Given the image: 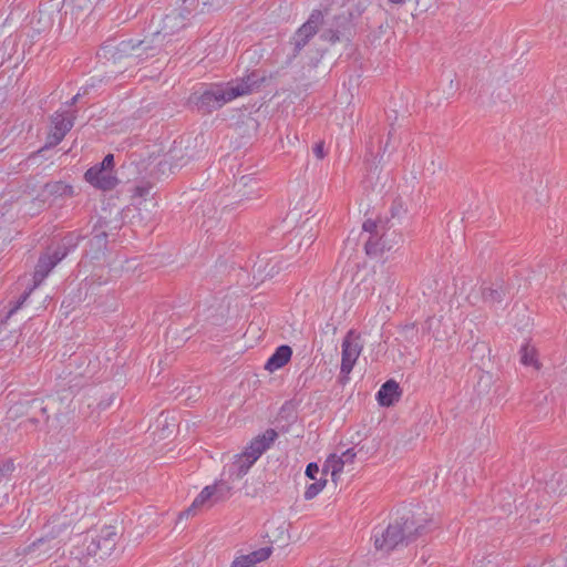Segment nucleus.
Wrapping results in <instances>:
<instances>
[{
	"label": "nucleus",
	"mask_w": 567,
	"mask_h": 567,
	"mask_svg": "<svg viewBox=\"0 0 567 567\" xmlns=\"http://www.w3.org/2000/svg\"><path fill=\"white\" fill-rule=\"evenodd\" d=\"M212 487L214 488V496L216 501H219L225 499L231 494L234 489V483L227 477L223 476V478L216 484L212 485Z\"/></svg>",
	"instance_id": "23"
},
{
	"label": "nucleus",
	"mask_w": 567,
	"mask_h": 567,
	"mask_svg": "<svg viewBox=\"0 0 567 567\" xmlns=\"http://www.w3.org/2000/svg\"><path fill=\"white\" fill-rule=\"evenodd\" d=\"M375 281L380 285L386 286V288L390 290L395 284V278L388 270H381L379 278Z\"/></svg>",
	"instance_id": "31"
},
{
	"label": "nucleus",
	"mask_w": 567,
	"mask_h": 567,
	"mask_svg": "<svg viewBox=\"0 0 567 567\" xmlns=\"http://www.w3.org/2000/svg\"><path fill=\"white\" fill-rule=\"evenodd\" d=\"M393 133H394V127H393V125H391V130L389 131V140L392 137Z\"/></svg>",
	"instance_id": "50"
},
{
	"label": "nucleus",
	"mask_w": 567,
	"mask_h": 567,
	"mask_svg": "<svg viewBox=\"0 0 567 567\" xmlns=\"http://www.w3.org/2000/svg\"><path fill=\"white\" fill-rule=\"evenodd\" d=\"M385 227V224H383L381 220L373 221V220H367L363 224V229L365 231H369L371 235L370 237H378L379 233Z\"/></svg>",
	"instance_id": "29"
},
{
	"label": "nucleus",
	"mask_w": 567,
	"mask_h": 567,
	"mask_svg": "<svg viewBox=\"0 0 567 567\" xmlns=\"http://www.w3.org/2000/svg\"><path fill=\"white\" fill-rule=\"evenodd\" d=\"M402 392L394 380L385 381L377 393V400L381 406H391L400 400Z\"/></svg>",
	"instance_id": "15"
},
{
	"label": "nucleus",
	"mask_w": 567,
	"mask_h": 567,
	"mask_svg": "<svg viewBox=\"0 0 567 567\" xmlns=\"http://www.w3.org/2000/svg\"><path fill=\"white\" fill-rule=\"evenodd\" d=\"M14 470V464L11 460L6 461L3 464L0 465V482L4 483L8 482L10 484V474Z\"/></svg>",
	"instance_id": "30"
},
{
	"label": "nucleus",
	"mask_w": 567,
	"mask_h": 567,
	"mask_svg": "<svg viewBox=\"0 0 567 567\" xmlns=\"http://www.w3.org/2000/svg\"><path fill=\"white\" fill-rule=\"evenodd\" d=\"M79 97H80V93H78L76 95H74V96L71 99V101L68 103V105H69V106L74 105V104L78 102Z\"/></svg>",
	"instance_id": "47"
},
{
	"label": "nucleus",
	"mask_w": 567,
	"mask_h": 567,
	"mask_svg": "<svg viewBox=\"0 0 567 567\" xmlns=\"http://www.w3.org/2000/svg\"><path fill=\"white\" fill-rule=\"evenodd\" d=\"M344 463L342 458H340L336 454H331L324 462L322 472L327 474L329 471L331 472V478L334 483H337L339 474L342 472L344 467Z\"/></svg>",
	"instance_id": "22"
},
{
	"label": "nucleus",
	"mask_w": 567,
	"mask_h": 567,
	"mask_svg": "<svg viewBox=\"0 0 567 567\" xmlns=\"http://www.w3.org/2000/svg\"><path fill=\"white\" fill-rule=\"evenodd\" d=\"M271 547H262L241 557L244 558V561L247 560L248 564L256 566L257 563L266 560L271 555Z\"/></svg>",
	"instance_id": "25"
},
{
	"label": "nucleus",
	"mask_w": 567,
	"mask_h": 567,
	"mask_svg": "<svg viewBox=\"0 0 567 567\" xmlns=\"http://www.w3.org/2000/svg\"><path fill=\"white\" fill-rule=\"evenodd\" d=\"M388 145H389V141L385 143L384 148H383V152H385V151H386Z\"/></svg>",
	"instance_id": "53"
},
{
	"label": "nucleus",
	"mask_w": 567,
	"mask_h": 567,
	"mask_svg": "<svg viewBox=\"0 0 567 567\" xmlns=\"http://www.w3.org/2000/svg\"><path fill=\"white\" fill-rule=\"evenodd\" d=\"M292 355V349L287 346L282 344L278 347L275 352L270 355V358L267 360L265 364V369L269 372H274L284 365H286Z\"/></svg>",
	"instance_id": "16"
},
{
	"label": "nucleus",
	"mask_w": 567,
	"mask_h": 567,
	"mask_svg": "<svg viewBox=\"0 0 567 567\" xmlns=\"http://www.w3.org/2000/svg\"><path fill=\"white\" fill-rule=\"evenodd\" d=\"M339 17H352L351 13H343V14H340Z\"/></svg>",
	"instance_id": "52"
},
{
	"label": "nucleus",
	"mask_w": 567,
	"mask_h": 567,
	"mask_svg": "<svg viewBox=\"0 0 567 567\" xmlns=\"http://www.w3.org/2000/svg\"><path fill=\"white\" fill-rule=\"evenodd\" d=\"M107 245V234L105 231H99L93 235L90 239L91 248L95 249L93 258H97V254L103 251Z\"/></svg>",
	"instance_id": "26"
},
{
	"label": "nucleus",
	"mask_w": 567,
	"mask_h": 567,
	"mask_svg": "<svg viewBox=\"0 0 567 567\" xmlns=\"http://www.w3.org/2000/svg\"><path fill=\"white\" fill-rule=\"evenodd\" d=\"M66 256V251H64L61 256H56L55 259H53L51 256H42L39 258L38 264L35 266V270L33 274V286L25 290L20 298L13 303V306L8 311V317H11L13 313H16L22 305L25 302V300L31 295L32 290L37 288L44 278L49 275V272L53 269V267L61 261Z\"/></svg>",
	"instance_id": "4"
},
{
	"label": "nucleus",
	"mask_w": 567,
	"mask_h": 567,
	"mask_svg": "<svg viewBox=\"0 0 567 567\" xmlns=\"http://www.w3.org/2000/svg\"><path fill=\"white\" fill-rule=\"evenodd\" d=\"M187 14L203 13L206 10L218 8L221 0H183Z\"/></svg>",
	"instance_id": "21"
},
{
	"label": "nucleus",
	"mask_w": 567,
	"mask_h": 567,
	"mask_svg": "<svg viewBox=\"0 0 567 567\" xmlns=\"http://www.w3.org/2000/svg\"><path fill=\"white\" fill-rule=\"evenodd\" d=\"M319 473V465L315 462H311L306 467V475L310 478L316 481L317 474Z\"/></svg>",
	"instance_id": "36"
},
{
	"label": "nucleus",
	"mask_w": 567,
	"mask_h": 567,
	"mask_svg": "<svg viewBox=\"0 0 567 567\" xmlns=\"http://www.w3.org/2000/svg\"><path fill=\"white\" fill-rule=\"evenodd\" d=\"M313 154L316 155V157L318 159H322L324 156H326V153H324V143L323 142H318L315 146H313Z\"/></svg>",
	"instance_id": "40"
},
{
	"label": "nucleus",
	"mask_w": 567,
	"mask_h": 567,
	"mask_svg": "<svg viewBox=\"0 0 567 567\" xmlns=\"http://www.w3.org/2000/svg\"><path fill=\"white\" fill-rule=\"evenodd\" d=\"M231 567H256V566H254L252 564H248L247 560L244 561V558L240 556V557H237L233 561Z\"/></svg>",
	"instance_id": "42"
},
{
	"label": "nucleus",
	"mask_w": 567,
	"mask_h": 567,
	"mask_svg": "<svg viewBox=\"0 0 567 567\" xmlns=\"http://www.w3.org/2000/svg\"><path fill=\"white\" fill-rule=\"evenodd\" d=\"M11 529H12V527H11V526L0 524V540L2 539V537H3L4 535L10 534V530H11Z\"/></svg>",
	"instance_id": "44"
},
{
	"label": "nucleus",
	"mask_w": 567,
	"mask_h": 567,
	"mask_svg": "<svg viewBox=\"0 0 567 567\" xmlns=\"http://www.w3.org/2000/svg\"><path fill=\"white\" fill-rule=\"evenodd\" d=\"M520 362L525 365H535L538 369L535 349L529 348L527 344L523 346L520 349Z\"/></svg>",
	"instance_id": "28"
},
{
	"label": "nucleus",
	"mask_w": 567,
	"mask_h": 567,
	"mask_svg": "<svg viewBox=\"0 0 567 567\" xmlns=\"http://www.w3.org/2000/svg\"><path fill=\"white\" fill-rule=\"evenodd\" d=\"M425 519H416L414 515H403L391 522L385 528H375L374 547L379 551L390 553L406 546L426 532Z\"/></svg>",
	"instance_id": "2"
},
{
	"label": "nucleus",
	"mask_w": 567,
	"mask_h": 567,
	"mask_svg": "<svg viewBox=\"0 0 567 567\" xmlns=\"http://www.w3.org/2000/svg\"><path fill=\"white\" fill-rule=\"evenodd\" d=\"M112 400H113V399H110L107 402L101 401V402L99 403V409H100V410H105L106 408H109V406L111 405Z\"/></svg>",
	"instance_id": "45"
},
{
	"label": "nucleus",
	"mask_w": 567,
	"mask_h": 567,
	"mask_svg": "<svg viewBox=\"0 0 567 567\" xmlns=\"http://www.w3.org/2000/svg\"><path fill=\"white\" fill-rule=\"evenodd\" d=\"M535 173L530 172L529 175L525 178H522V183L525 185V186H532L530 184L534 182V176ZM536 177L538 179V184H539V187L542 186V181L539 179L540 175L538 173H536Z\"/></svg>",
	"instance_id": "41"
},
{
	"label": "nucleus",
	"mask_w": 567,
	"mask_h": 567,
	"mask_svg": "<svg viewBox=\"0 0 567 567\" xmlns=\"http://www.w3.org/2000/svg\"><path fill=\"white\" fill-rule=\"evenodd\" d=\"M100 167H103L104 169H107L109 172L112 173V169H113V166H114V155L113 154H107L103 161L97 164Z\"/></svg>",
	"instance_id": "37"
},
{
	"label": "nucleus",
	"mask_w": 567,
	"mask_h": 567,
	"mask_svg": "<svg viewBox=\"0 0 567 567\" xmlns=\"http://www.w3.org/2000/svg\"><path fill=\"white\" fill-rule=\"evenodd\" d=\"M148 194H150V187L138 186L135 188V195H137L140 197H145Z\"/></svg>",
	"instance_id": "43"
},
{
	"label": "nucleus",
	"mask_w": 567,
	"mask_h": 567,
	"mask_svg": "<svg viewBox=\"0 0 567 567\" xmlns=\"http://www.w3.org/2000/svg\"><path fill=\"white\" fill-rule=\"evenodd\" d=\"M355 455L357 454L353 449H348L339 457L342 458L344 464H348L353 463Z\"/></svg>",
	"instance_id": "39"
},
{
	"label": "nucleus",
	"mask_w": 567,
	"mask_h": 567,
	"mask_svg": "<svg viewBox=\"0 0 567 567\" xmlns=\"http://www.w3.org/2000/svg\"><path fill=\"white\" fill-rule=\"evenodd\" d=\"M327 484V480L326 478H320L313 483H311L309 486H307L306 491H305V498L307 501H310L312 498H315L326 486Z\"/></svg>",
	"instance_id": "27"
},
{
	"label": "nucleus",
	"mask_w": 567,
	"mask_h": 567,
	"mask_svg": "<svg viewBox=\"0 0 567 567\" xmlns=\"http://www.w3.org/2000/svg\"><path fill=\"white\" fill-rule=\"evenodd\" d=\"M266 75L260 71L237 78L227 83L210 84L203 91H196L189 96V103L203 114H209L223 107L236 97L251 94L260 89Z\"/></svg>",
	"instance_id": "1"
},
{
	"label": "nucleus",
	"mask_w": 567,
	"mask_h": 567,
	"mask_svg": "<svg viewBox=\"0 0 567 567\" xmlns=\"http://www.w3.org/2000/svg\"><path fill=\"white\" fill-rule=\"evenodd\" d=\"M192 14H187L185 3L178 9H173L169 13L165 14L162 19V25L156 29L157 32L165 40L167 37L175 34L186 27L187 21Z\"/></svg>",
	"instance_id": "9"
},
{
	"label": "nucleus",
	"mask_w": 567,
	"mask_h": 567,
	"mask_svg": "<svg viewBox=\"0 0 567 567\" xmlns=\"http://www.w3.org/2000/svg\"><path fill=\"white\" fill-rule=\"evenodd\" d=\"M130 40L134 47V53L138 61L157 54L165 41L156 29L144 35L143 39L132 38Z\"/></svg>",
	"instance_id": "8"
},
{
	"label": "nucleus",
	"mask_w": 567,
	"mask_h": 567,
	"mask_svg": "<svg viewBox=\"0 0 567 567\" xmlns=\"http://www.w3.org/2000/svg\"><path fill=\"white\" fill-rule=\"evenodd\" d=\"M63 512H65V513H66V514H65L66 516H68V515H72V514L74 513V512H73V509H72L70 506H68V505H65V506L63 507Z\"/></svg>",
	"instance_id": "48"
},
{
	"label": "nucleus",
	"mask_w": 567,
	"mask_h": 567,
	"mask_svg": "<svg viewBox=\"0 0 567 567\" xmlns=\"http://www.w3.org/2000/svg\"><path fill=\"white\" fill-rule=\"evenodd\" d=\"M97 56L103 63L116 64L123 60H137L131 40H109L97 51Z\"/></svg>",
	"instance_id": "5"
},
{
	"label": "nucleus",
	"mask_w": 567,
	"mask_h": 567,
	"mask_svg": "<svg viewBox=\"0 0 567 567\" xmlns=\"http://www.w3.org/2000/svg\"><path fill=\"white\" fill-rule=\"evenodd\" d=\"M401 237L390 228H383L378 237H369L365 243V251L369 256H379L390 251Z\"/></svg>",
	"instance_id": "10"
},
{
	"label": "nucleus",
	"mask_w": 567,
	"mask_h": 567,
	"mask_svg": "<svg viewBox=\"0 0 567 567\" xmlns=\"http://www.w3.org/2000/svg\"><path fill=\"white\" fill-rule=\"evenodd\" d=\"M323 23V13L320 10H313L308 20L293 33L290 44L292 45L293 56L309 43L317 34L319 28Z\"/></svg>",
	"instance_id": "6"
},
{
	"label": "nucleus",
	"mask_w": 567,
	"mask_h": 567,
	"mask_svg": "<svg viewBox=\"0 0 567 567\" xmlns=\"http://www.w3.org/2000/svg\"><path fill=\"white\" fill-rule=\"evenodd\" d=\"M391 214H392V217L398 216V214H399V208H398L396 206H394V205H393V206H392V208H391Z\"/></svg>",
	"instance_id": "49"
},
{
	"label": "nucleus",
	"mask_w": 567,
	"mask_h": 567,
	"mask_svg": "<svg viewBox=\"0 0 567 567\" xmlns=\"http://www.w3.org/2000/svg\"><path fill=\"white\" fill-rule=\"evenodd\" d=\"M30 421L39 423L47 422L51 414L59 419L64 414L62 410V400L59 396L50 395L47 399H33L29 401Z\"/></svg>",
	"instance_id": "7"
},
{
	"label": "nucleus",
	"mask_w": 567,
	"mask_h": 567,
	"mask_svg": "<svg viewBox=\"0 0 567 567\" xmlns=\"http://www.w3.org/2000/svg\"><path fill=\"white\" fill-rule=\"evenodd\" d=\"M277 437L278 433L274 429H268L261 435L255 437L243 453L236 454L234 461L225 466L223 476L234 484L241 480Z\"/></svg>",
	"instance_id": "3"
},
{
	"label": "nucleus",
	"mask_w": 567,
	"mask_h": 567,
	"mask_svg": "<svg viewBox=\"0 0 567 567\" xmlns=\"http://www.w3.org/2000/svg\"><path fill=\"white\" fill-rule=\"evenodd\" d=\"M214 496V488L212 486H206L203 488V491L199 493V495L195 498L192 506L182 513V516H188L194 508L203 505L205 502L210 499Z\"/></svg>",
	"instance_id": "24"
},
{
	"label": "nucleus",
	"mask_w": 567,
	"mask_h": 567,
	"mask_svg": "<svg viewBox=\"0 0 567 567\" xmlns=\"http://www.w3.org/2000/svg\"><path fill=\"white\" fill-rule=\"evenodd\" d=\"M74 120V113H70L69 111L55 112L51 116L52 130L58 132L59 135L65 136L73 127Z\"/></svg>",
	"instance_id": "18"
},
{
	"label": "nucleus",
	"mask_w": 567,
	"mask_h": 567,
	"mask_svg": "<svg viewBox=\"0 0 567 567\" xmlns=\"http://www.w3.org/2000/svg\"><path fill=\"white\" fill-rule=\"evenodd\" d=\"M239 183H241L243 185H247L246 176H241L240 179H239Z\"/></svg>",
	"instance_id": "51"
},
{
	"label": "nucleus",
	"mask_w": 567,
	"mask_h": 567,
	"mask_svg": "<svg viewBox=\"0 0 567 567\" xmlns=\"http://www.w3.org/2000/svg\"><path fill=\"white\" fill-rule=\"evenodd\" d=\"M55 546V537H41L29 545L24 553L37 554V557H48Z\"/></svg>",
	"instance_id": "19"
},
{
	"label": "nucleus",
	"mask_w": 567,
	"mask_h": 567,
	"mask_svg": "<svg viewBox=\"0 0 567 567\" xmlns=\"http://www.w3.org/2000/svg\"><path fill=\"white\" fill-rule=\"evenodd\" d=\"M116 539L117 533L115 530V527L104 526L100 530V534L97 535L96 539L92 540L89 550L93 551L94 554L100 551L102 556L110 555L116 545Z\"/></svg>",
	"instance_id": "14"
},
{
	"label": "nucleus",
	"mask_w": 567,
	"mask_h": 567,
	"mask_svg": "<svg viewBox=\"0 0 567 567\" xmlns=\"http://www.w3.org/2000/svg\"><path fill=\"white\" fill-rule=\"evenodd\" d=\"M63 138L64 135H59L58 132L51 130V132L48 134L47 142L43 148L56 146Z\"/></svg>",
	"instance_id": "33"
},
{
	"label": "nucleus",
	"mask_w": 567,
	"mask_h": 567,
	"mask_svg": "<svg viewBox=\"0 0 567 567\" xmlns=\"http://www.w3.org/2000/svg\"><path fill=\"white\" fill-rule=\"evenodd\" d=\"M84 178L92 186L102 189V190H111L117 185V178L112 175L111 172L100 167L97 164L90 167L85 174Z\"/></svg>",
	"instance_id": "13"
},
{
	"label": "nucleus",
	"mask_w": 567,
	"mask_h": 567,
	"mask_svg": "<svg viewBox=\"0 0 567 567\" xmlns=\"http://www.w3.org/2000/svg\"><path fill=\"white\" fill-rule=\"evenodd\" d=\"M42 195L52 196L54 198L72 197L74 195V189L71 185L65 184L64 182H51L44 185Z\"/></svg>",
	"instance_id": "20"
},
{
	"label": "nucleus",
	"mask_w": 567,
	"mask_h": 567,
	"mask_svg": "<svg viewBox=\"0 0 567 567\" xmlns=\"http://www.w3.org/2000/svg\"><path fill=\"white\" fill-rule=\"evenodd\" d=\"M10 488L11 484H8V482H0V506L8 499Z\"/></svg>",
	"instance_id": "38"
},
{
	"label": "nucleus",
	"mask_w": 567,
	"mask_h": 567,
	"mask_svg": "<svg viewBox=\"0 0 567 567\" xmlns=\"http://www.w3.org/2000/svg\"><path fill=\"white\" fill-rule=\"evenodd\" d=\"M361 350L362 347L359 343L358 338H353L352 332H349L342 341V359L340 368L342 374L347 375L352 371Z\"/></svg>",
	"instance_id": "11"
},
{
	"label": "nucleus",
	"mask_w": 567,
	"mask_h": 567,
	"mask_svg": "<svg viewBox=\"0 0 567 567\" xmlns=\"http://www.w3.org/2000/svg\"><path fill=\"white\" fill-rule=\"evenodd\" d=\"M339 34L340 32L338 30H334L333 28H328L321 33L320 38L323 41H328L333 44L340 40Z\"/></svg>",
	"instance_id": "32"
},
{
	"label": "nucleus",
	"mask_w": 567,
	"mask_h": 567,
	"mask_svg": "<svg viewBox=\"0 0 567 567\" xmlns=\"http://www.w3.org/2000/svg\"><path fill=\"white\" fill-rule=\"evenodd\" d=\"M440 321H441V318H436V317L433 316V317H429L427 320L424 323V329L427 332H432L435 339H439L440 336H439V333L436 331H434V324L439 323Z\"/></svg>",
	"instance_id": "35"
},
{
	"label": "nucleus",
	"mask_w": 567,
	"mask_h": 567,
	"mask_svg": "<svg viewBox=\"0 0 567 567\" xmlns=\"http://www.w3.org/2000/svg\"><path fill=\"white\" fill-rule=\"evenodd\" d=\"M63 252H64V248H62V246H61V247H59V248L54 251L53 256H51V257H52L53 259H55V257H56V256H61Z\"/></svg>",
	"instance_id": "46"
},
{
	"label": "nucleus",
	"mask_w": 567,
	"mask_h": 567,
	"mask_svg": "<svg viewBox=\"0 0 567 567\" xmlns=\"http://www.w3.org/2000/svg\"><path fill=\"white\" fill-rule=\"evenodd\" d=\"M508 293L503 280L496 281L488 287L482 288V298L489 305L501 303Z\"/></svg>",
	"instance_id": "17"
},
{
	"label": "nucleus",
	"mask_w": 567,
	"mask_h": 567,
	"mask_svg": "<svg viewBox=\"0 0 567 567\" xmlns=\"http://www.w3.org/2000/svg\"><path fill=\"white\" fill-rule=\"evenodd\" d=\"M192 156L187 153V147L174 146L169 150L164 159L157 164V169L162 174L174 173L188 163Z\"/></svg>",
	"instance_id": "12"
},
{
	"label": "nucleus",
	"mask_w": 567,
	"mask_h": 567,
	"mask_svg": "<svg viewBox=\"0 0 567 567\" xmlns=\"http://www.w3.org/2000/svg\"><path fill=\"white\" fill-rule=\"evenodd\" d=\"M308 240H309V243H312L313 241L312 236L308 237Z\"/></svg>",
	"instance_id": "54"
},
{
	"label": "nucleus",
	"mask_w": 567,
	"mask_h": 567,
	"mask_svg": "<svg viewBox=\"0 0 567 567\" xmlns=\"http://www.w3.org/2000/svg\"><path fill=\"white\" fill-rule=\"evenodd\" d=\"M79 239L80 237L75 236L74 234H70L64 237L62 241V248H64V251L68 254L71 248H75L78 246Z\"/></svg>",
	"instance_id": "34"
}]
</instances>
